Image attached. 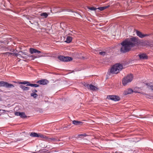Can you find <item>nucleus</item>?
<instances>
[{"instance_id": "obj_1", "label": "nucleus", "mask_w": 153, "mask_h": 153, "mask_svg": "<svg viewBox=\"0 0 153 153\" xmlns=\"http://www.w3.org/2000/svg\"><path fill=\"white\" fill-rule=\"evenodd\" d=\"M138 43V39L134 37L127 39L121 43L122 45L120 48V52L126 53L131 49V48L137 45Z\"/></svg>"}, {"instance_id": "obj_2", "label": "nucleus", "mask_w": 153, "mask_h": 153, "mask_svg": "<svg viewBox=\"0 0 153 153\" xmlns=\"http://www.w3.org/2000/svg\"><path fill=\"white\" fill-rule=\"evenodd\" d=\"M123 68V65L120 64H116L114 65L110 69L111 74H117L119 73Z\"/></svg>"}, {"instance_id": "obj_3", "label": "nucleus", "mask_w": 153, "mask_h": 153, "mask_svg": "<svg viewBox=\"0 0 153 153\" xmlns=\"http://www.w3.org/2000/svg\"><path fill=\"white\" fill-rule=\"evenodd\" d=\"M133 78V76L132 74L128 75L123 78L122 81L123 84V85H127L132 80Z\"/></svg>"}, {"instance_id": "obj_4", "label": "nucleus", "mask_w": 153, "mask_h": 153, "mask_svg": "<svg viewBox=\"0 0 153 153\" xmlns=\"http://www.w3.org/2000/svg\"><path fill=\"white\" fill-rule=\"evenodd\" d=\"M4 87L7 88H13L14 87L13 85L7 82L1 81L0 82V87Z\"/></svg>"}, {"instance_id": "obj_5", "label": "nucleus", "mask_w": 153, "mask_h": 153, "mask_svg": "<svg viewBox=\"0 0 153 153\" xmlns=\"http://www.w3.org/2000/svg\"><path fill=\"white\" fill-rule=\"evenodd\" d=\"M58 58L59 60L63 62H68L72 60V58L71 57L62 56H59Z\"/></svg>"}, {"instance_id": "obj_6", "label": "nucleus", "mask_w": 153, "mask_h": 153, "mask_svg": "<svg viewBox=\"0 0 153 153\" xmlns=\"http://www.w3.org/2000/svg\"><path fill=\"white\" fill-rule=\"evenodd\" d=\"M107 98L115 101H119L120 99L119 97L115 95H109L107 96Z\"/></svg>"}, {"instance_id": "obj_7", "label": "nucleus", "mask_w": 153, "mask_h": 153, "mask_svg": "<svg viewBox=\"0 0 153 153\" xmlns=\"http://www.w3.org/2000/svg\"><path fill=\"white\" fill-rule=\"evenodd\" d=\"M134 92L135 93H139L137 91H133L132 89L130 88H128L124 91L123 94L124 95H127L132 94Z\"/></svg>"}, {"instance_id": "obj_8", "label": "nucleus", "mask_w": 153, "mask_h": 153, "mask_svg": "<svg viewBox=\"0 0 153 153\" xmlns=\"http://www.w3.org/2000/svg\"><path fill=\"white\" fill-rule=\"evenodd\" d=\"M85 86L90 90L94 91H95L97 89V88L96 87L91 84L89 85L86 84L85 85Z\"/></svg>"}, {"instance_id": "obj_9", "label": "nucleus", "mask_w": 153, "mask_h": 153, "mask_svg": "<svg viewBox=\"0 0 153 153\" xmlns=\"http://www.w3.org/2000/svg\"><path fill=\"white\" fill-rule=\"evenodd\" d=\"M48 82V81L45 79H42L38 81L37 82V83H39L40 85H45L47 84Z\"/></svg>"}, {"instance_id": "obj_10", "label": "nucleus", "mask_w": 153, "mask_h": 153, "mask_svg": "<svg viewBox=\"0 0 153 153\" xmlns=\"http://www.w3.org/2000/svg\"><path fill=\"white\" fill-rule=\"evenodd\" d=\"M29 50L31 54H33L34 53H41V51H38L37 50L33 48H30Z\"/></svg>"}, {"instance_id": "obj_11", "label": "nucleus", "mask_w": 153, "mask_h": 153, "mask_svg": "<svg viewBox=\"0 0 153 153\" xmlns=\"http://www.w3.org/2000/svg\"><path fill=\"white\" fill-rule=\"evenodd\" d=\"M138 56L140 59H146L148 58L147 56L145 53H141L139 54Z\"/></svg>"}, {"instance_id": "obj_12", "label": "nucleus", "mask_w": 153, "mask_h": 153, "mask_svg": "<svg viewBox=\"0 0 153 153\" xmlns=\"http://www.w3.org/2000/svg\"><path fill=\"white\" fill-rule=\"evenodd\" d=\"M136 33L138 36L141 38H143L146 36V35L142 34L141 32L138 31H136Z\"/></svg>"}, {"instance_id": "obj_13", "label": "nucleus", "mask_w": 153, "mask_h": 153, "mask_svg": "<svg viewBox=\"0 0 153 153\" xmlns=\"http://www.w3.org/2000/svg\"><path fill=\"white\" fill-rule=\"evenodd\" d=\"M72 123L74 125H81L83 123L81 121L74 120L72 122Z\"/></svg>"}, {"instance_id": "obj_14", "label": "nucleus", "mask_w": 153, "mask_h": 153, "mask_svg": "<svg viewBox=\"0 0 153 153\" xmlns=\"http://www.w3.org/2000/svg\"><path fill=\"white\" fill-rule=\"evenodd\" d=\"M48 140L49 142H55L59 141L58 139L54 138H49L48 139Z\"/></svg>"}, {"instance_id": "obj_15", "label": "nucleus", "mask_w": 153, "mask_h": 153, "mask_svg": "<svg viewBox=\"0 0 153 153\" xmlns=\"http://www.w3.org/2000/svg\"><path fill=\"white\" fill-rule=\"evenodd\" d=\"M72 39V37L69 36H68L67 37L66 40L65 41V42L67 43H70L71 42Z\"/></svg>"}, {"instance_id": "obj_16", "label": "nucleus", "mask_w": 153, "mask_h": 153, "mask_svg": "<svg viewBox=\"0 0 153 153\" xmlns=\"http://www.w3.org/2000/svg\"><path fill=\"white\" fill-rule=\"evenodd\" d=\"M20 87L24 91H27L29 89V88L27 87H25L23 85H20Z\"/></svg>"}, {"instance_id": "obj_17", "label": "nucleus", "mask_w": 153, "mask_h": 153, "mask_svg": "<svg viewBox=\"0 0 153 153\" xmlns=\"http://www.w3.org/2000/svg\"><path fill=\"white\" fill-rule=\"evenodd\" d=\"M30 136L32 137H39L38 134L35 132L31 133Z\"/></svg>"}, {"instance_id": "obj_18", "label": "nucleus", "mask_w": 153, "mask_h": 153, "mask_svg": "<svg viewBox=\"0 0 153 153\" xmlns=\"http://www.w3.org/2000/svg\"><path fill=\"white\" fill-rule=\"evenodd\" d=\"M27 86H30L31 87H38L39 85L36 84H28L27 85Z\"/></svg>"}, {"instance_id": "obj_19", "label": "nucleus", "mask_w": 153, "mask_h": 153, "mask_svg": "<svg viewBox=\"0 0 153 153\" xmlns=\"http://www.w3.org/2000/svg\"><path fill=\"white\" fill-rule=\"evenodd\" d=\"M109 7V6H104V7H98L97 8V9L100 10L102 11V10H104L105 9Z\"/></svg>"}, {"instance_id": "obj_20", "label": "nucleus", "mask_w": 153, "mask_h": 153, "mask_svg": "<svg viewBox=\"0 0 153 153\" xmlns=\"http://www.w3.org/2000/svg\"><path fill=\"white\" fill-rule=\"evenodd\" d=\"M41 16H44L45 18H46L48 17V15L46 13H43L41 14Z\"/></svg>"}, {"instance_id": "obj_21", "label": "nucleus", "mask_w": 153, "mask_h": 153, "mask_svg": "<svg viewBox=\"0 0 153 153\" xmlns=\"http://www.w3.org/2000/svg\"><path fill=\"white\" fill-rule=\"evenodd\" d=\"M20 116L21 118H25L26 117L25 113L24 112H20Z\"/></svg>"}, {"instance_id": "obj_22", "label": "nucleus", "mask_w": 153, "mask_h": 153, "mask_svg": "<svg viewBox=\"0 0 153 153\" xmlns=\"http://www.w3.org/2000/svg\"><path fill=\"white\" fill-rule=\"evenodd\" d=\"M30 96L34 98H36L38 96V95L36 93H32L31 94Z\"/></svg>"}, {"instance_id": "obj_23", "label": "nucleus", "mask_w": 153, "mask_h": 153, "mask_svg": "<svg viewBox=\"0 0 153 153\" xmlns=\"http://www.w3.org/2000/svg\"><path fill=\"white\" fill-rule=\"evenodd\" d=\"M29 83V82H28L26 81H24V82H19V84H24V85H25L26 84H28Z\"/></svg>"}, {"instance_id": "obj_24", "label": "nucleus", "mask_w": 153, "mask_h": 153, "mask_svg": "<svg viewBox=\"0 0 153 153\" xmlns=\"http://www.w3.org/2000/svg\"><path fill=\"white\" fill-rule=\"evenodd\" d=\"M106 54L105 52L102 51L99 52V54L102 56H104Z\"/></svg>"}, {"instance_id": "obj_25", "label": "nucleus", "mask_w": 153, "mask_h": 153, "mask_svg": "<svg viewBox=\"0 0 153 153\" xmlns=\"http://www.w3.org/2000/svg\"><path fill=\"white\" fill-rule=\"evenodd\" d=\"M10 55H14V54H15V55L16 56H20V55L19 54H18V53H10Z\"/></svg>"}, {"instance_id": "obj_26", "label": "nucleus", "mask_w": 153, "mask_h": 153, "mask_svg": "<svg viewBox=\"0 0 153 153\" xmlns=\"http://www.w3.org/2000/svg\"><path fill=\"white\" fill-rule=\"evenodd\" d=\"M39 137H40L42 138H44L45 137V136H44L42 134H38Z\"/></svg>"}, {"instance_id": "obj_27", "label": "nucleus", "mask_w": 153, "mask_h": 153, "mask_svg": "<svg viewBox=\"0 0 153 153\" xmlns=\"http://www.w3.org/2000/svg\"><path fill=\"white\" fill-rule=\"evenodd\" d=\"M89 9L91 10H95L97 9V8H95V7H89Z\"/></svg>"}, {"instance_id": "obj_28", "label": "nucleus", "mask_w": 153, "mask_h": 153, "mask_svg": "<svg viewBox=\"0 0 153 153\" xmlns=\"http://www.w3.org/2000/svg\"><path fill=\"white\" fill-rule=\"evenodd\" d=\"M20 112H16L15 113V115L17 116H20Z\"/></svg>"}, {"instance_id": "obj_29", "label": "nucleus", "mask_w": 153, "mask_h": 153, "mask_svg": "<svg viewBox=\"0 0 153 153\" xmlns=\"http://www.w3.org/2000/svg\"><path fill=\"white\" fill-rule=\"evenodd\" d=\"M31 56L34 58H39V57H40L41 56H40L39 55H38L37 56H35L34 55H32Z\"/></svg>"}, {"instance_id": "obj_30", "label": "nucleus", "mask_w": 153, "mask_h": 153, "mask_svg": "<svg viewBox=\"0 0 153 153\" xmlns=\"http://www.w3.org/2000/svg\"><path fill=\"white\" fill-rule=\"evenodd\" d=\"M4 55H10V52H6V53H4Z\"/></svg>"}, {"instance_id": "obj_31", "label": "nucleus", "mask_w": 153, "mask_h": 153, "mask_svg": "<svg viewBox=\"0 0 153 153\" xmlns=\"http://www.w3.org/2000/svg\"><path fill=\"white\" fill-rule=\"evenodd\" d=\"M37 92V90H36V89H34V90H32L33 93H36Z\"/></svg>"}, {"instance_id": "obj_32", "label": "nucleus", "mask_w": 153, "mask_h": 153, "mask_svg": "<svg viewBox=\"0 0 153 153\" xmlns=\"http://www.w3.org/2000/svg\"><path fill=\"white\" fill-rule=\"evenodd\" d=\"M149 88L152 90H153V86L151 85L149 87Z\"/></svg>"}, {"instance_id": "obj_33", "label": "nucleus", "mask_w": 153, "mask_h": 153, "mask_svg": "<svg viewBox=\"0 0 153 153\" xmlns=\"http://www.w3.org/2000/svg\"><path fill=\"white\" fill-rule=\"evenodd\" d=\"M84 136V135L83 134H79L78 136L79 137V136Z\"/></svg>"}, {"instance_id": "obj_34", "label": "nucleus", "mask_w": 153, "mask_h": 153, "mask_svg": "<svg viewBox=\"0 0 153 153\" xmlns=\"http://www.w3.org/2000/svg\"><path fill=\"white\" fill-rule=\"evenodd\" d=\"M21 57H22V58H24L23 57V56H21Z\"/></svg>"}, {"instance_id": "obj_35", "label": "nucleus", "mask_w": 153, "mask_h": 153, "mask_svg": "<svg viewBox=\"0 0 153 153\" xmlns=\"http://www.w3.org/2000/svg\"><path fill=\"white\" fill-rule=\"evenodd\" d=\"M1 111V109H0V111Z\"/></svg>"}]
</instances>
